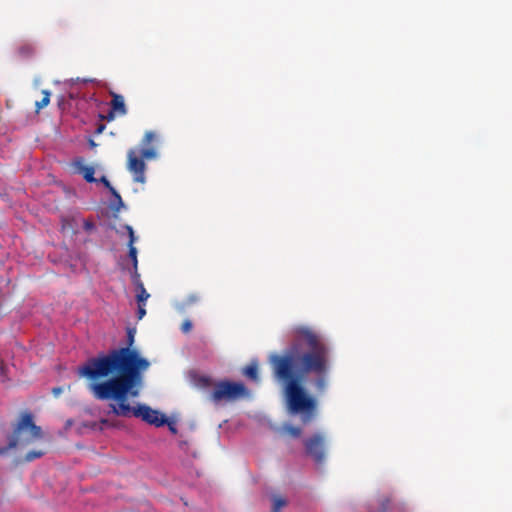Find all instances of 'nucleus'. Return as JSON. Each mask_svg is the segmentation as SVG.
<instances>
[{"label": "nucleus", "instance_id": "obj_28", "mask_svg": "<svg viewBox=\"0 0 512 512\" xmlns=\"http://www.w3.org/2000/svg\"><path fill=\"white\" fill-rule=\"evenodd\" d=\"M103 129H104V126H103V125H101V126H99V128H98L97 132H98V133H101V132L103 131Z\"/></svg>", "mask_w": 512, "mask_h": 512}, {"label": "nucleus", "instance_id": "obj_27", "mask_svg": "<svg viewBox=\"0 0 512 512\" xmlns=\"http://www.w3.org/2000/svg\"><path fill=\"white\" fill-rule=\"evenodd\" d=\"M201 381L204 383L205 386L210 387L212 384V381L209 377L207 378H201Z\"/></svg>", "mask_w": 512, "mask_h": 512}, {"label": "nucleus", "instance_id": "obj_12", "mask_svg": "<svg viewBox=\"0 0 512 512\" xmlns=\"http://www.w3.org/2000/svg\"><path fill=\"white\" fill-rule=\"evenodd\" d=\"M17 53L22 58H29L34 55L35 47L31 43H23L18 47Z\"/></svg>", "mask_w": 512, "mask_h": 512}, {"label": "nucleus", "instance_id": "obj_10", "mask_svg": "<svg viewBox=\"0 0 512 512\" xmlns=\"http://www.w3.org/2000/svg\"><path fill=\"white\" fill-rule=\"evenodd\" d=\"M110 95L112 96L110 105L113 112H116L120 116L126 115L127 108L125 105L124 97L112 91L110 92Z\"/></svg>", "mask_w": 512, "mask_h": 512}, {"label": "nucleus", "instance_id": "obj_24", "mask_svg": "<svg viewBox=\"0 0 512 512\" xmlns=\"http://www.w3.org/2000/svg\"><path fill=\"white\" fill-rule=\"evenodd\" d=\"M116 112H113L112 109H110V111L108 112L107 116H105V119L108 120V121H112L115 119V116H116Z\"/></svg>", "mask_w": 512, "mask_h": 512}, {"label": "nucleus", "instance_id": "obj_5", "mask_svg": "<svg viewBox=\"0 0 512 512\" xmlns=\"http://www.w3.org/2000/svg\"><path fill=\"white\" fill-rule=\"evenodd\" d=\"M42 437V429L34 423L33 415L30 412H24L13 429L8 445L0 448V455L11 448L26 447Z\"/></svg>", "mask_w": 512, "mask_h": 512}, {"label": "nucleus", "instance_id": "obj_16", "mask_svg": "<svg viewBox=\"0 0 512 512\" xmlns=\"http://www.w3.org/2000/svg\"><path fill=\"white\" fill-rule=\"evenodd\" d=\"M45 452L43 450H31L24 456L26 462H31L35 459L41 458Z\"/></svg>", "mask_w": 512, "mask_h": 512}, {"label": "nucleus", "instance_id": "obj_6", "mask_svg": "<svg viewBox=\"0 0 512 512\" xmlns=\"http://www.w3.org/2000/svg\"><path fill=\"white\" fill-rule=\"evenodd\" d=\"M247 395L248 390L243 383L223 380L214 385L210 399L215 403H219L223 400L235 401Z\"/></svg>", "mask_w": 512, "mask_h": 512}, {"label": "nucleus", "instance_id": "obj_23", "mask_svg": "<svg viewBox=\"0 0 512 512\" xmlns=\"http://www.w3.org/2000/svg\"><path fill=\"white\" fill-rule=\"evenodd\" d=\"M166 424H167V426H168V428H169L171 433L177 434L178 430H177L175 422H170V421L167 420Z\"/></svg>", "mask_w": 512, "mask_h": 512}, {"label": "nucleus", "instance_id": "obj_4", "mask_svg": "<svg viewBox=\"0 0 512 512\" xmlns=\"http://www.w3.org/2000/svg\"><path fill=\"white\" fill-rule=\"evenodd\" d=\"M156 138L155 132L147 131L141 140L142 148L139 151L132 148L127 152V169L135 182H145V160H153L158 156L156 147L151 145Z\"/></svg>", "mask_w": 512, "mask_h": 512}, {"label": "nucleus", "instance_id": "obj_8", "mask_svg": "<svg viewBox=\"0 0 512 512\" xmlns=\"http://www.w3.org/2000/svg\"><path fill=\"white\" fill-rule=\"evenodd\" d=\"M75 167L77 168L78 172L82 174L83 178L88 183L97 182L98 180L94 177L95 169L93 166L85 165L83 163L82 159H79L75 161L74 163Z\"/></svg>", "mask_w": 512, "mask_h": 512}, {"label": "nucleus", "instance_id": "obj_1", "mask_svg": "<svg viewBox=\"0 0 512 512\" xmlns=\"http://www.w3.org/2000/svg\"><path fill=\"white\" fill-rule=\"evenodd\" d=\"M275 378L284 384L288 412L300 415L304 424L316 415L317 401L311 396L305 383L310 374L315 375L313 385L322 394L328 386L330 347L313 330L297 327L291 345L283 354L270 356Z\"/></svg>", "mask_w": 512, "mask_h": 512}, {"label": "nucleus", "instance_id": "obj_25", "mask_svg": "<svg viewBox=\"0 0 512 512\" xmlns=\"http://www.w3.org/2000/svg\"><path fill=\"white\" fill-rule=\"evenodd\" d=\"M63 392L62 387H54L52 393L55 397H58Z\"/></svg>", "mask_w": 512, "mask_h": 512}, {"label": "nucleus", "instance_id": "obj_22", "mask_svg": "<svg viewBox=\"0 0 512 512\" xmlns=\"http://www.w3.org/2000/svg\"><path fill=\"white\" fill-rule=\"evenodd\" d=\"M144 306H145V304H142V303H139V305H138V311H137L138 319H142L146 314V310H145Z\"/></svg>", "mask_w": 512, "mask_h": 512}, {"label": "nucleus", "instance_id": "obj_7", "mask_svg": "<svg viewBox=\"0 0 512 512\" xmlns=\"http://www.w3.org/2000/svg\"><path fill=\"white\" fill-rule=\"evenodd\" d=\"M305 451L318 465L323 464L326 454V439L321 433H315L304 442Z\"/></svg>", "mask_w": 512, "mask_h": 512}, {"label": "nucleus", "instance_id": "obj_26", "mask_svg": "<svg viewBox=\"0 0 512 512\" xmlns=\"http://www.w3.org/2000/svg\"><path fill=\"white\" fill-rule=\"evenodd\" d=\"M84 228L86 230H91L94 228V224L91 221H85L84 222Z\"/></svg>", "mask_w": 512, "mask_h": 512}, {"label": "nucleus", "instance_id": "obj_14", "mask_svg": "<svg viewBox=\"0 0 512 512\" xmlns=\"http://www.w3.org/2000/svg\"><path fill=\"white\" fill-rule=\"evenodd\" d=\"M99 181H100L101 183H103V184H104V186H105L106 188H108V189H109V191L111 192V194L113 195V197H114L115 199H117V201L119 202V204H120V205H123V201H122V198H121L120 194L115 190V188H114V187H112V186H111V184H110L109 180H108L105 176H102V177L100 178V180H99Z\"/></svg>", "mask_w": 512, "mask_h": 512}, {"label": "nucleus", "instance_id": "obj_3", "mask_svg": "<svg viewBox=\"0 0 512 512\" xmlns=\"http://www.w3.org/2000/svg\"><path fill=\"white\" fill-rule=\"evenodd\" d=\"M142 386L143 376L140 377L139 383H137L136 386L125 392L117 393L114 391H110L105 394L98 390V388L89 389V391L97 400H115L117 404L112 405V410L118 416L129 417L133 415L137 418H141L143 421L150 425H154L155 427L164 426L165 423H167V417L164 414H161L158 410H154L151 407L144 404H139L136 407H131L127 403V399L129 396L132 398L139 396Z\"/></svg>", "mask_w": 512, "mask_h": 512}, {"label": "nucleus", "instance_id": "obj_20", "mask_svg": "<svg viewBox=\"0 0 512 512\" xmlns=\"http://www.w3.org/2000/svg\"><path fill=\"white\" fill-rule=\"evenodd\" d=\"M201 300V297L199 294L197 293H193V294H190L187 296V298L185 299V302L184 304L189 306V305H192V304H195L197 302H199Z\"/></svg>", "mask_w": 512, "mask_h": 512}, {"label": "nucleus", "instance_id": "obj_9", "mask_svg": "<svg viewBox=\"0 0 512 512\" xmlns=\"http://www.w3.org/2000/svg\"><path fill=\"white\" fill-rule=\"evenodd\" d=\"M125 229L127 230L128 235H129V242H128L129 252H128V256H129V258L132 261L133 268H137L138 267L137 249L134 246V243L136 241V237H135L133 228L130 225H126Z\"/></svg>", "mask_w": 512, "mask_h": 512}, {"label": "nucleus", "instance_id": "obj_15", "mask_svg": "<svg viewBox=\"0 0 512 512\" xmlns=\"http://www.w3.org/2000/svg\"><path fill=\"white\" fill-rule=\"evenodd\" d=\"M42 94H43V97L40 101H37L35 103V106H36V112L38 113L41 109H43L44 107H46L49 102H50V92L48 90H43L42 91Z\"/></svg>", "mask_w": 512, "mask_h": 512}, {"label": "nucleus", "instance_id": "obj_2", "mask_svg": "<svg viewBox=\"0 0 512 512\" xmlns=\"http://www.w3.org/2000/svg\"><path fill=\"white\" fill-rule=\"evenodd\" d=\"M135 328H127V345L89 358L78 367V374L91 382L88 389L98 388L103 393L125 392L139 383L150 362L133 348Z\"/></svg>", "mask_w": 512, "mask_h": 512}, {"label": "nucleus", "instance_id": "obj_19", "mask_svg": "<svg viewBox=\"0 0 512 512\" xmlns=\"http://www.w3.org/2000/svg\"><path fill=\"white\" fill-rule=\"evenodd\" d=\"M131 278H132V282L134 283L136 288L139 287V285H143V283L140 279V274L138 273V267L132 269Z\"/></svg>", "mask_w": 512, "mask_h": 512}, {"label": "nucleus", "instance_id": "obj_18", "mask_svg": "<svg viewBox=\"0 0 512 512\" xmlns=\"http://www.w3.org/2000/svg\"><path fill=\"white\" fill-rule=\"evenodd\" d=\"M285 431H286L289 435H291L292 437H295V438L300 437V435H301V433H302L301 428L296 427V426H292V425L286 426V427H285Z\"/></svg>", "mask_w": 512, "mask_h": 512}, {"label": "nucleus", "instance_id": "obj_17", "mask_svg": "<svg viewBox=\"0 0 512 512\" xmlns=\"http://www.w3.org/2000/svg\"><path fill=\"white\" fill-rule=\"evenodd\" d=\"M137 291H138V293H137L138 303L145 304V301L150 297V295L144 288V285H139V287H137Z\"/></svg>", "mask_w": 512, "mask_h": 512}, {"label": "nucleus", "instance_id": "obj_13", "mask_svg": "<svg viewBox=\"0 0 512 512\" xmlns=\"http://www.w3.org/2000/svg\"><path fill=\"white\" fill-rule=\"evenodd\" d=\"M287 505V500L280 496L274 495L272 497V510L271 512H280L283 507Z\"/></svg>", "mask_w": 512, "mask_h": 512}, {"label": "nucleus", "instance_id": "obj_29", "mask_svg": "<svg viewBox=\"0 0 512 512\" xmlns=\"http://www.w3.org/2000/svg\"><path fill=\"white\" fill-rule=\"evenodd\" d=\"M0 373H3V367L0 366Z\"/></svg>", "mask_w": 512, "mask_h": 512}, {"label": "nucleus", "instance_id": "obj_11", "mask_svg": "<svg viewBox=\"0 0 512 512\" xmlns=\"http://www.w3.org/2000/svg\"><path fill=\"white\" fill-rule=\"evenodd\" d=\"M243 374L251 379L252 381L258 382L259 376H258V365L255 362L250 363L248 366H246L243 370Z\"/></svg>", "mask_w": 512, "mask_h": 512}, {"label": "nucleus", "instance_id": "obj_21", "mask_svg": "<svg viewBox=\"0 0 512 512\" xmlns=\"http://www.w3.org/2000/svg\"><path fill=\"white\" fill-rule=\"evenodd\" d=\"M181 330L183 333H189L192 330V322L185 320L181 325Z\"/></svg>", "mask_w": 512, "mask_h": 512}]
</instances>
